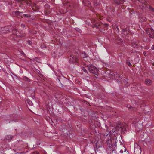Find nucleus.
I'll list each match as a JSON object with an SVG mask.
<instances>
[{"label": "nucleus", "instance_id": "1", "mask_svg": "<svg viewBox=\"0 0 154 154\" xmlns=\"http://www.w3.org/2000/svg\"><path fill=\"white\" fill-rule=\"evenodd\" d=\"M87 67V69L91 73L96 75H98V70L94 66L89 64L88 65Z\"/></svg>", "mask_w": 154, "mask_h": 154}, {"label": "nucleus", "instance_id": "2", "mask_svg": "<svg viewBox=\"0 0 154 154\" xmlns=\"http://www.w3.org/2000/svg\"><path fill=\"white\" fill-rule=\"evenodd\" d=\"M23 32L19 31L18 29H14L13 31V33L14 35L18 37H23L24 36L23 34Z\"/></svg>", "mask_w": 154, "mask_h": 154}, {"label": "nucleus", "instance_id": "3", "mask_svg": "<svg viewBox=\"0 0 154 154\" xmlns=\"http://www.w3.org/2000/svg\"><path fill=\"white\" fill-rule=\"evenodd\" d=\"M141 152L140 147L137 143H135L134 145V154H140Z\"/></svg>", "mask_w": 154, "mask_h": 154}, {"label": "nucleus", "instance_id": "4", "mask_svg": "<svg viewBox=\"0 0 154 154\" xmlns=\"http://www.w3.org/2000/svg\"><path fill=\"white\" fill-rule=\"evenodd\" d=\"M12 29V26H8L4 27H2L1 34L7 33L11 31Z\"/></svg>", "mask_w": 154, "mask_h": 154}, {"label": "nucleus", "instance_id": "5", "mask_svg": "<svg viewBox=\"0 0 154 154\" xmlns=\"http://www.w3.org/2000/svg\"><path fill=\"white\" fill-rule=\"evenodd\" d=\"M146 32L148 33L149 37L154 38V31L151 28L148 29L146 30Z\"/></svg>", "mask_w": 154, "mask_h": 154}, {"label": "nucleus", "instance_id": "6", "mask_svg": "<svg viewBox=\"0 0 154 154\" xmlns=\"http://www.w3.org/2000/svg\"><path fill=\"white\" fill-rule=\"evenodd\" d=\"M77 58L76 57H75L73 55H71L70 57L69 62L70 63H76L77 61Z\"/></svg>", "mask_w": 154, "mask_h": 154}, {"label": "nucleus", "instance_id": "7", "mask_svg": "<svg viewBox=\"0 0 154 154\" xmlns=\"http://www.w3.org/2000/svg\"><path fill=\"white\" fill-rule=\"evenodd\" d=\"M139 18L140 21L141 22L146 21L147 20L146 18L145 17L143 16L142 15L140 16L139 17Z\"/></svg>", "mask_w": 154, "mask_h": 154}, {"label": "nucleus", "instance_id": "8", "mask_svg": "<svg viewBox=\"0 0 154 154\" xmlns=\"http://www.w3.org/2000/svg\"><path fill=\"white\" fill-rule=\"evenodd\" d=\"M145 83L147 85H149L152 83V81L149 79H146L145 80Z\"/></svg>", "mask_w": 154, "mask_h": 154}, {"label": "nucleus", "instance_id": "9", "mask_svg": "<svg viewBox=\"0 0 154 154\" xmlns=\"http://www.w3.org/2000/svg\"><path fill=\"white\" fill-rule=\"evenodd\" d=\"M13 137L10 135H7L5 137V139L8 140H10Z\"/></svg>", "mask_w": 154, "mask_h": 154}, {"label": "nucleus", "instance_id": "10", "mask_svg": "<svg viewBox=\"0 0 154 154\" xmlns=\"http://www.w3.org/2000/svg\"><path fill=\"white\" fill-rule=\"evenodd\" d=\"M131 46L134 48H137L138 46L136 42H133L132 43Z\"/></svg>", "mask_w": 154, "mask_h": 154}, {"label": "nucleus", "instance_id": "11", "mask_svg": "<svg viewBox=\"0 0 154 154\" xmlns=\"http://www.w3.org/2000/svg\"><path fill=\"white\" fill-rule=\"evenodd\" d=\"M88 54H86L85 52L81 54V57L83 58L86 57H88Z\"/></svg>", "mask_w": 154, "mask_h": 154}, {"label": "nucleus", "instance_id": "12", "mask_svg": "<svg viewBox=\"0 0 154 154\" xmlns=\"http://www.w3.org/2000/svg\"><path fill=\"white\" fill-rule=\"evenodd\" d=\"M27 102L28 104L30 106H32L33 105V103L30 100H27Z\"/></svg>", "mask_w": 154, "mask_h": 154}, {"label": "nucleus", "instance_id": "13", "mask_svg": "<svg viewBox=\"0 0 154 154\" xmlns=\"http://www.w3.org/2000/svg\"><path fill=\"white\" fill-rule=\"evenodd\" d=\"M23 78H24V80L25 81H27L29 82L30 81V79H29L27 77H26V76H24Z\"/></svg>", "mask_w": 154, "mask_h": 154}, {"label": "nucleus", "instance_id": "14", "mask_svg": "<svg viewBox=\"0 0 154 154\" xmlns=\"http://www.w3.org/2000/svg\"><path fill=\"white\" fill-rule=\"evenodd\" d=\"M75 30L77 31L78 32H79V33H81L82 32V31L81 30L79 29V28H75Z\"/></svg>", "mask_w": 154, "mask_h": 154}, {"label": "nucleus", "instance_id": "15", "mask_svg": "<svg viewBox=\"0 0 154 154\" xmlns=\"http://www.w3.org/2000/svg\"><path fill=\"white\" fill-rule=\"evenodd\" d=\"M82 70L85 73H87V71L86 70V69L85 67H83L82 68Z\"/></svg>", "mask_w": 154, "mask_h": 154}, {"label": "nucleus", "instance_id": "16", "mask_svg": "<svg viewBox=\"0 0 154 154\" xmlns=\"http://www.w3.org/2000/svg\"><path fill=\"white\" fill-rule=\"evenodd\" d=\"M86 3L88 4V5H87V6L89 7V6H90L91 3L87 1V2H86Z\"/></svg>", "mask_w": 154, "mask_h": 154}, {"label": "nucleus", "instance_id": "17", "mask_svg": "<svg viewBox=\"0 0 154 154\" xmlns=\"http://www.w3.org/2000/svg\"><path fill=\"white\" fill-rule=\"evenodd\" d=\"M114 77L115 79H116L117 77H120L118 74H117L116 75L115 74H114Z\"/></svg>", "mask_w": 154, "mask_h": 154}, {"label": "nucleus", "instance_id": "18", "mask_svg": "<svg viewBox=\"0 0 154 154\" xmlns=\"http://www.w3.org/2000/svg\"><path fill=\"white\" fill-rule=\"evenodd\" d=\"M35 60L37 61V62H39V60L38 59V57H36L35 59Z\"/></svg>", "mask_w": 154, "mask_h": 154}, {"label": "nucleus", "instance_id": "19", "mask_svg": "<svg viewBox=\"0 0 154 154\" xmlns=\"http://www.w3.org/2000/svg\"><path fill=\"white\" fill-rule=\"evenodd\" d=\"M151 48L152 50H154V45L152 46L151 47Z\"/></svg>", "mask_w": 154, "mask_h": 154}, {"label": "nucleus", "instance_id": "20", "mask_svg": "<svg viewBox=\"0 0 154 154\" xmlns=\"http://www.w3.org/2000/svg\"><path fill=\"white\" fill-rule=\"evenodd\" d=\"M23 16L25 17H28V15L27 14H24L23 15Z\"/></svg>", "mask_w": 154, "mask_h": 154}, {"label": "nucleus", "instance_id": "21", "mask_svg": "<svg viewBox=\"0 0 154 154\" xmlns=\"http://www.w3.org/2000/svg\"><path fill=\"white\" fill-rule=\"evenodd\" d=\"M123 150H121L120 151V152L121 153H123Z\"/></svg>", "mask_w": 154, "mask_h": 154}, {"label": "nucleus", "instance_id": "22", "mask_svg": "<svg viewBox=\"0 0 154 154\" xmlns=\"http://www.w3.org/2000/svg\"><path fill=\"white\" fill-rule=\"evenodd\" d=\"M21 26L23 27H24L25 26V25L23 24H21Z\"/></svg>", "mask_w": 154, "mask_h": 154}, {"label": "nucleus", "instance_id": "23", "mask_svg": "<svg viewBox=\"0 0 154 154\" xmlns=\"http://www.w3.org/2000/svg\"><path fill=\"white\" fill-rule=\"evenodd\" d=\"M1 28H2V27H0V34H1V31H2Z\"/></svg>", "mask_w": 154, "mask_h": 154}, {"label": "nucleus", "instance_id": "24", "mask_svg": "<svg viewBox=\"0 0 154 154\" xmlns=\"http://www.w3.org/2000/svg\"><path fill=\"white\" fill-rule=\"evenodd\" d=\"M28 42L29 43V44H31V43H30V41H28Z\"/></svg>", "mask_w": 154, "mask_h": 154}, {"label": "nucleus", "instance_id": "25", "mask_svg": "<svg viewBox=\"0 0 154 154\" xmlns=\"http://www.w3.org/2000/svg\"><path fill=\"white\" fill-rule=\"evenodd\" d=\"M143 54H144V55H145V54H146V53H145V52H143Z\"/></svg>", "mask_w": 154, "mask_h": 154}, {"label": "nucleus", "instance_id": "26", "mask_svg": "<svg viewBox=\"0 0 154 154\" xmlns=\"http://www.w3.org/2000/svg\"><path fill=\"white\" fill-rule=\"evenodd\" d=\"M129 65H131V63H129Z\"/></svg>", "mask_w": 154, "mask_h": 154}, {"label": "nucleus", "instance_id": "27", "mask_svg": "<svg viewBox=\"0 0 154 154\" xmlns=\"http://www.w3.org/2000/svg\"><path fill=\"white\" fill-rule=\"evenodd\" d=\"M152 9L153 11H154V9H153V8H152Z\"/></svg>", "mask_w": 154, "mask_h": 154}, {"label": "nucleus", "instance_id": "28", "mask_svg": "<svg viewBox=\"0 0 154 154\" xmlns=\"http://www.w3.org/2000/svg\"><path fill=\"white\" fill-rule=\"evenodd\" d=\"M110 141V140H108V141L109 142Z\"/></svg>", "mask_w": 154, "mask_h": 154}, {"label": "nucleus", "instance_id": "29", "mask_svg": "<svg viewBox=\"0 0 154 154\" xmlns=\"http://www.w3.org/2000/svg\"><path fill=\"white\" fill-rule=\"evenodd\" d=\"M113 151H112V153H113Z\"/></svg>", "mask_w": 154, "mask_h": 154}, {"label": "nucleus", "instance_id": "30", "mask_svg": "<svg viewBox=\"0 0 154 154\" xmlns=\"http://www.w3.org/2000/svg\"><path fill=\"white\" fill-rule=\"evenodd\" d=\"M125 151H126V150H125Z\"/></svg>", "mask_w": 154, "mask_h": 154}]
</instances>
